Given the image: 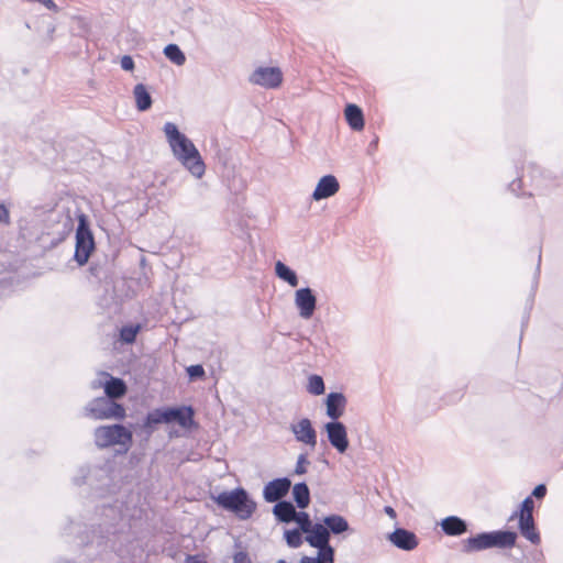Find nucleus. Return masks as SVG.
Here are the masks:
<instances>
[{"mask_svg":"<svg viewBox=\"0 0 563 563\" xmlns=\"http://www.w3.org/2000/svg\"><path fill=\"white\" fill-rule=\"evenodd\" d=\"M163 131L175 158L195 178L200 179L206 173V164L192 141L173 122H166Z\"/></svg>","mask_w":563,"mask_h":563,"instance_id":"obj_1","label":"nucleus"},{"mask_svg":"<svg viewBox=\"0 0 563 563\" xmlns=\"http://www.w3.org/2000/svg\"><path fill=\"white\" fill-rule=\"evenodd\" d=\"M75 486H88L98 496H102L111 484L108 464H85L79 466L71 477Z\"/></svg>","mask_w":563,"mask_h":563,"instance_id":"obj_2","label":"nucleus"},{"mask_svg":"<svg viewBox=\"0 0 563 563\" xmlns=\"http://www.w3.org/2000/svg\"><path fill=\"white\" fill-rule=\"evenodd\" d=\"M517 533L509 530H496L489 532H481L476 536L467 538L463 542V551L472 553L492 548L509 549L515 547Z\"/></svg>","mask_w":563,"mask_h":563,"instance_id":"obj_3","label":"nucleus"},{"mask_svg":"<svg viewBox=\"0 0 563 563\" xmlns=\"http://www.w3.org/2000/svg\"><path fill=\"white\" fill-rule=\"evenodd\" d=\"M213 499L219 507L234 514L241 520L250 519L256 510V503L242 487L222 492Z\"/></svg>","mask_w":563,"mask_h":563,"instance_id":"obj_4","label":"nucleus"},{"mask_svg":"<svg viewBox=\"0 0 563 563\" xmlns=\"http://www.w3.org/2000/svg\"><path fill=\"white\" fill-rule=\"evenodd\" d=\"M132 439V432L123 424L100 426L93 431L95 444L100 449L122 445L126 451Z\"/></svg>","mask_w":563,"mask_h":563,"instance_id":"obj_5","label":"nucleus"},{"mask_svg":"<svg viewBox=\"0 0 563 563\" xmlns=\"http://www.w3.org/2000/svg\"><path fill=\"white\" fill-rule=\"evenodd\" d=\"M86 416L95 420L117 419L125 417V408L108 397L95 398L85 407Z\"/></svg>","mask_w":563,"mask_h":563,"instance_id":"obj_6","label":"nucleus"},{"mask_svg":"<svg viewBox=\"0 0 563 563\" xmlns=\"http://www.w3.org/2000/svg\"><path fill=\"white\" fill-rule=\"evenodd\" d=\"M95 250V239L89 228L86 216L81 214L78 218V225L76 229V246L74 260L79 266L85 265L91 252Z\"/></svg>","mask_w":563,"mask_h":563,"instance_id":"obj_7","label":"nucleus"},{"mask_svg":"<svg viewBox=\"0 0 563 563\" xmlns=\"http://www.w3.org/2000/svg\"><path fill=\"white\" fill-rule=\"evenodd\" d=\"M249 80L253 85L275 89L283 81V73L278 67H258L251 74Z\"/></svg>","mask_w":563,"mask_h":563,"instance_id":"obj_8","label":"nucleus"},{"mask_svg":"<svg viewBox=\"0 0 563 563\" xmlns=\"http://www.w3.org/2000/svg\"><path fill=\"white\" fill-rule=\"evenodd\" d=\"M328 528L322 522H316L312 528L306 532L305 540L312 548L318 549L330 554H334V548L330 544V537L328 534Z\"/></svg>","mask_w":563,"mask_h":563,"instance_id":"obj_9","label":"nucleus"},{"mask_svg":"<svg viewBox=\"0 0 563 563\" xmlns=\"http://www.w3.org/2000/svg\"><path fill=\"white\" fill-rule=\"evenodd\" d=\"M295 306L302 319H310L317 308V297L313 290L310 287L297 289L295 292Z\"/></svg>","mask_w":563,"mask_h":563,"instance_id":"obj_10","label":"nucleus"},{"mask_svg":"<svg viewBox=\"0 0 563 563\" xmlns=\"http://www.w3.org/2000/svg\"><path fill=\"white\" fill-rule=\"evenodd\" d=\"M330 444L339 452L345 453L349 449L346 427L341 421H329L324 424Z\"/></svg>","mask_w":563,"mask_h":563,"instance_id":"obj_11","label":"nucleus"},{"mask_svg":"<svg viewBox=\"0 0 563 563\" xmlns=\"http://www.w3.org/2000/svg\"><path fill=\"white\" fill-rule=\"evenodd\" d=\"M291 481L279 477L268 482L263 488V498L266 503H278L289 493Z\"/></svg>","mask_w":563,"mask_h":563,"instance_id":"obj_12","label":"nucleus"},{"mask_svg":"<svg viewBox=\"0 0 563 563\" xmlns=\"http://www.w3.org/2000/svg\"><path fill=\"white\" fill-rule=\"evenodd\" d=\"M290 431L298 442L303 443L312 449L316 448L317 431L312 427L310 419L302 418L297 423H291Z\"/></svg>","mask_w":563,"mask_h":563,"instance_id":"obj_13","label":"nucleus"},{"mask_svg":"<svg viewBox=\"0 0 563 563\" xmlns=\"http://www.w3.org/2000/svg\"><path fill=\"white\" fill-rule=\"evenodd\" d=\"M102 377L104 380H99V385H102L106 397L114 401L126 394V384L122 378L113 377L106 372H102Z\"/></svg>","mask_w":563,"mask_h":563,"instance_id":"obj_14","label":"nucleus"},{"mask_svg":"<svg viewBox=\"0 0 563 563\" xmlns=\"http://www.w3.org/2000/svg\"><path fill=\"white\" fill-rule=\"evenodd\" d=\"M339 189L340 184L336 177L333 175H324L319 179L312 192V198L316 201H320L334 196L339 191Z\"/></svg>","mask_w":563,"mask_h":563,"instance_id":"obj_15","label":"nucleus"},{"mask_svg":"<svg viewBox=\"0 0 563 563\" xmlns=\"http://www.w3.org/2000/svg\"><path fill=\"white\" fill-rule=\"evenodd\" d=\"M388 540L404 551H411L418 547L417 536L405 528H396L388 534Z\"/></svg>","mask_w":563,"mask_h":563,"instance_id":"obj_16","label":"nucleus"},{"mask_svg":"<svg viewBox=\"0 0 563 563\" xmlns=\"http://www.w3.org/2000/svg\"><path fill=\"white\" fill-rule=\"evenodd\" d=\"M347 399L343 393L332 391L325 398L327 416L331 421H339L344 413Z\"/></svg>","mask_w":563,"mask_h":563,"instance_id":"obj_17","label":"nucleus"},{"mask_svg":"<svg viewBox=\"0 0 563 563\" xmlns=\"http://www.w3.org/2000/svg\"><path fill=\"white\" fill-rule=\"evenodd\" d=\"M167 424L176 422L183 428H190L194 424L195 411L190 406L166 407Z\"/></svg>","mask_w":563,"mask_h":563,"instance_id":"obj_18","label":"nucleus"},{"mask_svg":"<svg viewBox=\"0 0 563 563\" xmlns=\"http://www.w3.org/2000/svg\"><path fill=\"white\" fill-rule=\"evenodd\" d=\"M322 523L328 528V534L340 536L350 529L349 521L341 515H329L322 519Z\"/></svg>","mask_w":563,"mask_h":563,"instance_id":"obj_19","label":"nucleus"},{"mask_svg":"<svg viewBox=\"0 0 563 563\" xmlns=\"http://www.w3.org/2000/svg\"><path fill=\"white\" fill-rule=\"evenodd\" d=\"M441 529L446 536L459 537L467 531V523L457 516H449L442 519Z\"/></svg>","mask_w":563,"mask_h":563,"instance_id":"obj_20","label":"nucleus"},{"mask_svg":"<svg viewBox=\"0 0 563 563\" xmlns=\"http://www.w3.org/2000/svg\"><path fill=\"white\" fill-rule=\"evenodd\" d=\"M296 508L291 501L282 500L274 505L273 515L276 520L283 523H290L294 521L296 516Z\"/></svg>","mask_w":563,"mask_h":563,"instance_id":"obj_21","label":"nucleus"},{"mask_svg":"<svg viewBox=\"0 0 563 563\" xmlns=\"http://www.w3.org/2000/svg\"><path fill=\"white\" fill-rule=\"evenodd\" d=\"M344 115L347 124L354 131H361L364 128V115L362 109L354 104L349 103L345 107Z\"/></svg>","mask_w":563,"mask_h":563,"instance_id":"obj_22","label":"nucleus"},{"mask_svg":"<svg viewBox=\"0 0 563 563\" xmlns=\"http://www.w3.org/2000/svg\"><path fill=\"white\" fill-rule=\"evenodd\" d=\"M518 528L522 537L529 540L532 544H539L541 541L540 534L537 531L533 518H517Z\"/></svg>","mask_w":563,"mask_h":563,"instance_id":"obj_23","label":"nucleus"},{"mask_svg":"<svg viewBox=\"0 0 563 563\" xmlns=\"http://www.w3.org/2000/svg\"><path fill=\"white\" fill-rule=\"evenodd\" d=\"M159 423H167L166 407L150 411L144 419L143 428L147 431V433H152L154 427Z\"/></svg>","mask_w":563,"mask_h":563,"instance_id":"obj_24","label":"nucleus"},{"mask_svg":"<svg viewBox=\"0 0 563 563\" xmlns=\"http://www.w3.org/2000/svg\"><path fill=\"white\" fill-rule=\"evenodd\" d=\"M133 95L136 102V108L139 111H146L152 107V97L147 91V88L143 84L135 85L133 89Z\"/></svg>","mask_w":563,"mask_h":563,"instance_id":"obj_25","label":"nucleus"},{"mask_svg":"<svg viewBox=\"0 0 563 563\" xmlns=\"http://www.w3.org/2000/svg\"><path fill=\"white\" fill-rule=\"evenodd\" d=\"M292 497L298 508L305 509L310 504V490L305 482L297 483L292 487Z\"/></svg>","mask_w":563,"mask_h":563,"instance_id":"obj_26","label":"nucleus"},{"mask_svg":"<svg viewBox=\"0 0 563 563\" xmlns=\"http://www.w3.org/2000/svg\"><path fill=\"white\" fill-rule=\"evenodd\" d=\"M275 273L278 278L288 283L291 287H296L299 283L296 272L280 261L275 264Z\"/></svg>","mask_w":563,"mask_h":563,"instance_id":"obj_27","label":"nucleus"},{"mask_svg":"<svg viewBox=\"0 0 563 563\" xmlns=\"http://www.w3.org/2000/svg\"><path fill=\"white\" fill-rule=\"evenodd\" d=\"M164 55L177 66H181L186 62V56L177 44H168L164 48Z\"/></svg>","mask_w":563,"mask_h":563,"instance_id":"obj_28","label":"nucleus"},{"mask_svg":"<svg viewBox=\"0 0 563 563\" xmlns=\"http://www.w3.org/2000/svg\"><path fill=\"white\" fill-rule=\"evenodd\" d=\"M533 509L534 501L532 499V496H528L522 500L519 510L515 511L511 515L510 520L515 518H533Z\"/></svg>","mask_w":563,"mask_h":563,"instance_id":"obj_29","label":"nucleus"},{"mask_svg":"<svg viewBox=\"0 0 563 563\" xmlns=\"http://www.w3.org/2000/svg\"><path fill=\"white\" fill-rule=\"evenodd\" d=\"M307 390L314 396L322 395L325 390L323 378L319 375H310L308 378Z\"/></svg>","mask_w":563,"mask_h":563,"instance_id":"obj_30","label":"nucleus"},{"mask_svg":"<svg viewBox=\"0 0 563 563\" xmlns=\"http://www.w3.org/2000/svg\"><path fill=\"white\" fill-rule=\"evenodd\" d=\"M301 533H303V532L296 528L290 529V530H285L284 538H285L287 545L292 549L299 548L303 541Z\"/></svg>","mask_w":563,"mask_h":563,"instance_id":"obj_31","label":"nucleus"},{"mask_svg":"<svg viewBox=\"0 0 563 563\" xmlns=\"http://www.w3.org/2000/svg\"><path fill=\"white\" fill-rule=\"evenodd\" d=\"M140 331V325H124L120 330V340L124 343L131 344L135 341Z\"/></svg>","mask_w":563,"mask_h":563,"instance_id":"obj_32","label":"nucleus"},{"mask_svg":"<svg viewBox=\"0 0 563 563\" xmlns=\"http://www.w3.org/2000/svg\"><path fill=\"white\" fill-rule=\"evenodd\" d=\"M292 522H296L298 525L297 529L301 530L303 533L308 532L313 525L309 514L306 511H297Z\"/></svg>","mask_w":563,"mask_h":563,"instance_id":"obj_33","label":"nucleus"},{"mask_svg":"<svg viewBox=\"0 0 563 563\" xmlns=\"http://www.w3.org/2000/svg\"><path fill=\"white\" fill-rule=\"evenodd\" d=\"M300 563H334V554L318 550V556H302Z\"/></svg>","mask_w":563,"mask_h":563,"instance_id":"obj_34","label":"nucleus"},{"mask_svg":"<svg viewBox=\"0 0 563 563\" xmlns=\"http://www.w3.org/2000/svg\"><path fill=\"white\" fill-rule=\"evenodd\" d=\"M187 374L190 379H198L205 376V368L200 364L190 365L187 367Z\"/></svg>","mask_w":563,"mask_h":563,"instance_id":"obj_35","label":"nucleus"},{"mask_svg":"<svg viewBox=\"0 0 563 563\" xmlns=\"http://www.w3.org/2000/svg\"><path fill=\"white\" fill-rule=\"evenodd\" d=\"M307 464H309V461L307 460V455L300 454L297 459L295 474L303 475L307 472V468H306Z\"/></svg>","mask_w":563,"mask_h":563,"instance_id":"obj_36","label":"nucleus"},{"mask_svg":"<svg viewBox=\"0 0 563 563\" xmlns=\"http://www.w3.org/2000/svg\"><path fill=\"white\" fill-rule=\"evenodd\" d=\"M233 563H252L247 552L239 551L233 555Z\"/></svg>","mask_w":563,"mask_h":563,"instance_id":"obj_37","label":"nucleus"},{"mask_svg":"<svg viewBox=\"0 0 563 563\" xmlns=\"http://www.w3.org/2000/svg\"><path fill=\"white\" fill-rule=\"evenodd\" d=\"M547 492V486L544 484H539L533 488L532 494L530 496L536 497L537 499H542L545 497Z\"/></svg>","mask_w":563,"mask_h":563,"instance_id":"obj_38","label":"nucleus"},{"mask_svg":"<svg viewBox=\"0 0 563 563\" xmlns=\"http://www.w3.org/2000/svg\"><path fill=\"white\" fill-rule=\"evenodd\" d=\"M121 67L122 69L126 70V71H131L134 69V60L131 56L129 55H124L122 58H121Z\"/></svg>","mask_w":563,"mask_h":563,"instance_id":"obj_39","label":"nucleus"},{"mask_svg":"<svg viewBox=\"0 0 563 563\" xmlns=\"http://www.w3.org/2000/svg\"><path fill=\"white\" fill-rule=\"evenodd\" d=\"M10 223V213L8 208L0 203V224H9Z\"/></svg>","mask_w":563,"mask_h":563,"instance_id":"obj_40","label":"nucleus"},{"mask_svg":"<svg viewBox=\"0 0 563 563\" xmlns=\"http://www.w3.org/2000/svg\"><path fill=\"white\" fill-rule=\"evenodd\" d=\"M384 511L386 515H388L393 519H395L397 517L395 509L390 506H385Z\"/></svg>","mask_w":563,"mask_h":563,"instance_id":"obj_41","label":"nucleus"},{"mask_svg":"<svg viewBox=\"0 0 563 563\" xmlns=\"http://www.w3.org/2000/svg\"><path fill=\"white\" fill-rule=\"evenodd\" d=\"M104 511H107V516L112 517L113 519L118 517L115 509L111 506L104 507Z\"/></svg>","mask_w":563,"mask_h":563,"instance_id":"obj_42","label":"nucleus"},{"mask_svg":"<svg viewBox=\"0 0 563 563\" xmlns=\"http://www.w3.org/2000/svg\"><path fill=\"white\" fill-rule=\"evenodd\" d=\"M99 380H104V378L102 377V373L100 374V376H99V378H98V379L92 380V383H91V387H92L93 389L99 388V387H102V385H99Z\"/></svg>","mask_w":563,"mask_h":563,"instance_id":"obj_43","label":"nucleus"},{"mask_svg":"<svg viewBox=\"0 0 563 563\" xmlns=\"http://www.w3.org/2000/svg\"><path fill=\"white\" fill-rule=\"evenodd\" d=\"M520 179H517V180H514L511 184H510V189L512 191H516L518 188H520Z\"/></svg>","mask_w":563,"mask_h":563,"instance_id":"obj_44","label":"nucleus"},{"mask_svg":"<svg viewBox=\"0 0 563 563\" xmlns=\"http://www.w3.org/2000/svg\"><path fill=\"white\" fill-rule=\"evenodd\" d=\"M114 529L111 527V528H107L106 530V533L104 534H101V538L104 539V538H108L109 534L111 533H114Z\"/></svg>","mask_w":563,"mask_h":563,"instance_id":"obj_45","label":"nucleus"},{"mask_svg":"<svg viewBox=\"0 0 563 563\" xmlns=\"http://www.w3.org/2000/svg\"><path fill=\"white\" fill-rule=\"evenodd\" d=\"M89 269L92 275L97 276L98 268L96 266L91 265Z\"/></svg>","mask_w":563,"mask_h":563,"instance_id":"obj_46","label":"nucleus"},{"mask_svg":"<svg viewBox=\"0 0 563 563\" xmlns=\"http://www.w3.org/2000/svg\"><path fill=\"white\" fill-rule=\"evenodd\" d=\"M540 263H541V253H539V255H538L537 273H539V269H540Z\"/></svg>","mask_w":563,"mask_h":563,"instance_id":"obj_47","label":"nucleus"}]
</instances>
